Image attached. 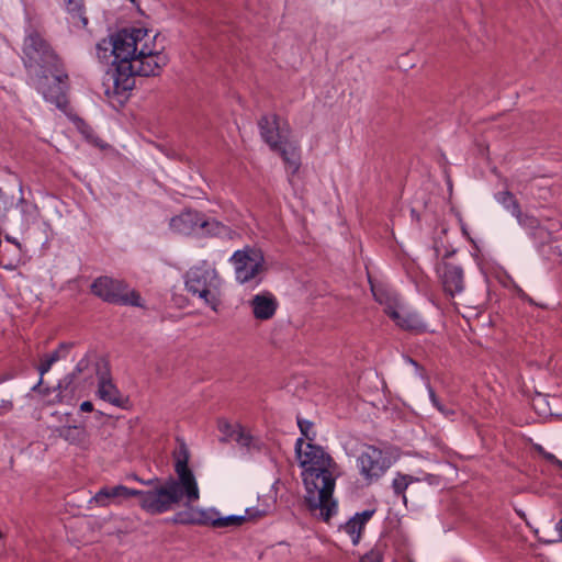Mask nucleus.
Here are the masks:
<instances>
[{
	"label": "nucleus",
	"instance_id": "nucleus-12",
	"mask_svg": "<svg viewBox=\"0 0 562 562\" xmlns=\"http://www.w3.org/2000/svg\"><path fill=\"white\" fill-rule=\"evenodd\" d=\"M385 313L395 322V324L405 330L423 331L426 325L422 317L398 304H387Z\"/></svg>",
	"mask_w": 562,
	"mask_h": 562
},
{
	"label": "nucleus",
	"instance_id": "nucleus-9",
	"mask_svg": "<svg viewBox=\"0 0 562 562\" xmlns=\"http://www.w3.org/2000/svg\"><path fill=\"white\" fill-rule=\"evenodd\" d=\"M436 271L442 291L448 297L454 299L457 295L464 292L465 273L463 267L452 262L441 261L437 265Z\"/></svg>",
	"mask_w": 562,
	"mask_h": 562
},
{
	"label": "nucleus",
	"instance_id": "nucleus-4",
	"mask_svg": "<svg viewBox=\"0 0 562 562\" xmlns=\"http://www.w3.org/2000/svg\"><path fill=\"white\" fill-rule=\"evenodd\" d=\"M222 283L217 270L205 260L190 268L186 273L187 291L215 312L221 304Z\"/></svg>",
	"mask_w": 562,
	"mask_h": 562
},
{
	"label": "nucleus",
	"instance_id": "nucleus-20",
	"mask_svg": "<svg viewBox=\"0 0 562 562\" xmlns=\"http://www.w3.org/2000/svg\"><path fill=\"white\" fill-rule=\"evenodd\" d=\"M71 345L69 344H60L56 350L50 353L44 355L41 358V363L37 367V371L40 373L38 382L31 389V391L40 390L41 385H43V376L46 374L54 363L58 360L65 358L70 349Z\"/></svg>",
	"mask_w": 562,
	"mask_h": 562
},
{
	"label": "nucleus",
	"instance_id": "nucleus-17",
	"mask_svg": "<svg viewBox=\"0 0 562 562\" xmlns=\"http://www.w3.org/2000/svg\"><path fill=\"white\" fill-rule=\"evenodd\" d=\"M98 396L116 407H124L127 400L111 381L108 371L101 372L98 383Z\"/></svg>",
	"mask_w": 562,
	"mask_h": 562
},
{
	"label": "nucleus",
	"instance_id": "nucleus-28",
	"mask_svg": "<svg viewBox=\"0 0 562 562\" xmlns=\"http://www.w3.org/2000/svg\"><path fill=\"white\" fill-rule=\"evenodd\" d=\"M245 520H246L245 515L221 516V514L218 513L216 528L222 529V528L238 527V526H241Z\"/></svg>",
	"mask_w": 562,
	"mask_h": 562
},
{
	"label": "nucleus",
	"instance_id": "nucleus-30",
	"mask_svg": "<svg viewBox=\"0 0 562 562\" xmlns=\"http://www.w3.org/2000/svg\"><path fill=\"white\" fill-rule=\"evenodd\" d=\"M297 426L302 434L303 440L307 439L310 442L315 440L316 434L313 431V423L303 418H297Z\"/></svg>",
	"mask_w": 562,
	"mask_h": 562
},
{
	"label": "nucleus",
	"instance_id": "nucleus-18",
	"mask_svg": "<svg viewBox=\"0 0 562 562\" xmlns=\"http://www.w3.org/2000/svg\"><path fill=\"white\" fill-rule=\"evenodd\" d=\"M277 151L280 153L290 177H293L301 167L300 146L297 142L290 140L288 137L284 143L280 144Z\"/></svg>",
	"mask_w": 562,
	"mask_h": 562
},
{
	"label": "nucleus",
	"instance_id": "nucleus-14",
	"mask_svg": "<svg viewBox=\"0 0 562 562\" xmlns=\"http://www.w3.org/2000/svg\"><path fill=\"white\" fill-rule=\"evenodd\" d=\"M138 490L128 488L125 485L103 486L89 501L100 507H106L111 504H120L122 501L136 496Z\"/></svg>",
	"mask_w": 562,
	"mask_h": 562
},
{
	"label": "nucleus",
	"instance_id": "nucleus-42",
	"mask_svg": "<svg viewBox=\"0 0 562 562\" xmlns=\"http://www.w3.org/2000/svg\"><path fill=\"white\" fill-rule=\"evenodd\" d=\"M557 465L562 470V461L559 460V462L557 463Z\"/></svg>",
	"mask_w": 562,
	"mask_h": 562
},
{
	"label": "nucleus",
	"instance_id": "nucleus-13",
	"mask_svg": "<svg viewBox=\"0 0 562 562\" xmlns=\"http://www.w3.org/2000/svg\"><path fill=\"white\" fill-rule=\"evenodd\" d=\"M54 432L68 445L75 446L82 451H89L92 448L90 432L83 425H63L56 427Z\"/></svg>",
	"mask_w": 562,
	"mask_h": 562
},
{
	"label": "nucleus",
	"instance_id": "nucleus-21",
	"mask_svg": "<svg viewBox=\"0 0 562 562\" xmlns=\"http://www.w3.org/2000/svg\"><path fill=\"white\" fill-rule=\"evenodd\" d=\"M218 510L215 508H198L190 513L189 518H179L180 522L204 525L216 528Z\"/></svg>",
	"mask_w": 562,
	"mask_h": 562
},
{
	"label": "nucleus",
	"instance_id": "nucleus-38",
	"mask_svg": "<svg viewBox=\"0 0 562 562\" xmlns=\"http://www.w3.org/2000/svg\"><path fill=\"white\" fill-rule=\"evenodd\" d=\"M87 367V361L85 359L80 360L76 366V371L80 372L83 368Z\"/></svg>",
	"mask_w": 562,
	"mask_h": 562
},
{
	"label": "nucleus",
	"instance_id": "nucleus-41",
	"mask_svg": "<svg viewBox=\"0 0 562 562\" xmlns=\"http://www.w3.org/2000/svg\"><path fill=\"white\" fill-rule=\"evenodd\" d=\"M372 291H374V290L372 289ZM373 296H375V299H376L378 301L382 302V301L380 300V297L376 295V293H375V292H373Z\"/></svg>",
	"mask_w": 562,
	"mask_h": 562
},
{
	"label": "nucleus",
	"instance_id": "nucleus-43",
	"mask_svg": "<svg viewBox=\"0 0 562 562\" xmlns=\"http://www.w3.org/2000/svg\"><path fill=\"white\" fill-rule=\"evenodd\" d=\"M409 362L417 367V362L414 361L413 359H409Z\"/></svg>",
	"mask_w": 562,
	"mask_h": 562
},
{
	"label": "nucleus",
	"instance_id": "nucleus-16",
	"mask_svg": "<svg viewBox=\"0 0 562 562\" xmlns=\"http://www.w3.org/2000/svg\"><path fill=\"white\" fill-rule=\"evenodd\" d=\"M252 315L258 321L272 318L278 308V301L270 292H262L254 295L249 301Z\"/></svg>",
	"mask_w": 562,
	"mask_h": 562
},
{
	"label": "nucleus",
	"instance_id": "nucleus-32",
	"mask_svg": "<svg viewBox=\"0 0 562 562\" xmlns=\"http://www.w3.org/2000/svg\"><path fill=\"white\" fill-rule=\"evenodd\" d=\"M5 240L15 246L14 259L18 263L21 262L23 255H24V249H23L21 243L19 241V239L15 237H12L10 235H5Z\"/></svg>",
	"mask_w": 562,
	"mask_h": 562
},
{
	"label": "nucleus",
	"instance_id": "nucleus-19",
	"mask_svg": "<svg viewBox=\"0 0 562 562\" xmlns=\"http://www.w3.org/2000/svg\"><path fill=\"white\" fill-rule=\"evenodd\" d=\"M373 514L374 510H363L361 513H357L345 525L341 526V531L350 537L353 546L359 543L364 526L371 519Z\"/></svg>",
	"mask_w": 562,
	"mask_h": 562
},
{
	"label": "nucleus",
	"instance_id": "nucleus-3",
	"mask_svg": "<svg viewBox=\"0 0 562 562\" xmlns=\"http://www.w3.org/2000/svg\"><path fill=\"white\" fill-rule=\"evenodd\" d=\"M295 453L303 469L307 508L313 516L327 521L336 512V503L331 501L336 463L321 446L304 443L303 438L296 439Z\"/></svg>",
	"mask_w": 562,
	"mask_h": 562
},
{
	"label": "nucleus",
	"instance_id": "nucleus-24",
	"mask_svg": "<svg viewBox=\"0 0 562 562\" xmlns=\"http://www.w3.org/2000/svg\"><path fill=\"white\" fill-rule=\"evenodd\" d=\"M67 12L71 15L75 25L86 27L88 19L85 15L83 0H64Z\"/></svg>",
	"mask_w": 562,
	"mask_h": 562
},
{
	"label": "nucleus",
	"instance_id": "nucleus-40",
	"mask_svg": "<svg viewBox=\"0 0 562 562\" xmlns=\"http://www.w3.org/2000/svg\"><path fill=\"white\" fill-rule=\"evenodd\" d=\"M10 407H11V404H9V405L7 406V405H4V404L2 403L1 409L3 411V409H7V408H10Z\"/></svg>",
	"mask_w": 562,
	"mask_h": 562
},
{
	"label": "nucleus",
	"instance_id": "nucleus-10",
	"mask_svg": "<svg viewBox=\"0 0 562 562\" xmlns=\"http://www.w3.org/2000/svg\"><path fill=\"white\" fill-rule=\"evenodd\" d=\"M258 126L262 139L270 146L272 150H277L281 143L290 135V127L286 123H282L276 114L263 115Z\"/></svg>",
	"mask_w": 562,
	"mask_h": 562
},
{
	"label": "nucleus",
	"instance_id": "nucleus-7",
	"mask_svg": "<svg viewBox=\"0 0 562 562\" xmlns=\"http://www.w3.org/2000/svg\"><path fill=\"white\" fill-rule=\"evenodd\" d=\"M356 462L360 475L368 484L380 480L392 465L391 457L375 446H366Z\"/></svg>",
	"mask_w": 562,
	"mask_h": 562
},
{
	"label": "nucleus",
	"instance_id": "nucleus-23",
	"mask_svg": "<svg viewBox=\"0 0 562 562\" xmlns=\"http://www.w3.org/2000/svg\"><path fill=\"white\" fill-rule=\"evenodd\" d=\"M431 477L432 476L430 474H426L424 477L420 479L409 474L396 473L395 477L392 481V488L395 495L401 496L403 501L406 502L405 491L411 484L420 481H428L430 483Z\"/></svg>",
	"mask_w": 562,
	"mask_h": 562
},
{
	"label": "nucleus",
	"instance_id": "nucleus-39",
	"mask_svg": "<svg viewBox=\"0 0 562 562\" xmlns=\"http://www.w3.org/2000/svg\"><path fill=\"white\" fill-rule=\"evenodd\" d=\"M15 267V265L13 262H7V263H3L2 262V268H5V269H13Z\"/></svg>",
	"mask_w": 562,
	"mask_h": 562
},
{
	"label": "nucleus",
	"instance_id": "nucleus-33",
	"mask_svg": "<svg viewBox=\"0 0 562 562\" xmlns=\"http://www.w3.org/2000/svg\"><path fill=\"white\" fill-rule=\"evenodd\" d=\"M361 562H382L381 550L376 547L371 549L361 558Z\"/></svg>",
	"mask_w": 562,
	"mask_h": 562
},
{
	"label": "nucleus",
	"instance_id": "nucleus-15",
	"mask_svg": "<svg viewBox=\"0 0 562 562\" xmlns=\"http://www.w3.org/2000/svg\"><path fill=\"white\" fill-rule=\"evenodd\" d=\"M202 213L194 210H184L170 218L169 227L173 233L191 235L200 232Z\"/></svg>",
	"mask_w": 562,
	"mask_h": 562
},
{
	"label": "nucleus",
	"instance_id": "nucleus-44",
	"mask_svg": "<svg viewBox=\"0 0 562 562\" xmlns=\"http://www.w3.org/2000/svg\"><path fill=\"white\" fill-rule=\"evenodd\" d=\"M132 2H135V0H131Z\"/></svg>",
	"mask_w": 562,
	"mask_h": 562
},
{
	"label": "nucleus",
	"instance_id": "nucleus-34",
	"mask_svg": "<svg viewBox=\"0 0 562 562\" xmlns=\"http://www.w3.org/2000/svg\"><path fill=\"white\" fill-rule=\"evenodd\" d=\"M540 451H541L542 456H543L548 461H550V462H552V463H554V464H557V463L559 462V459H558L554 454H552V453H550V452H546V451H543L541 448H540Z\"/></svg>",
	"mask_w": 562,
	"mask_h": 562
},
{
	"label": "nucleus",
	"instance_id": "nucleus-5",
	"mask_svg": "<svg viewBox=\"0 0 562 562\" xmlns=\"http://www.w3.org/2000/svg\"><path fill=\"white\" fill-rule=\"evenodd\" d=\"M235 270V278L240 284L254 282L258 285L265 272V257L259 248L246 246L234 251L229 258Z\"/></svg>",
	"mask_w": 562,
	"mask_h": 562
},
{
	"label": "nucleus",
	"instance_id": "nucleus-36",
	"mask_svg": "<svg viewBox=\"0 0 562 562\" xmlns=\"http://www.w3.org/2000/svg\"><path fill=\"white\" fill-rule=\"evenodd\" d=\"M555 531L559 535V541H562V518L555 524Z\"/></svg>",
	"mask_w": 562,
	"mask_h": 562
},
{
	"label": "nucleus",
	"instance_id": "nucleus-31",
	"mask_svg": "<svg viewBox=\"0 0 562 562\" xmlns=\"http://www.w3.org/2000/svg\"><path fill=\"white\" fill-rule=\"evenodd\" d=\"M514 216L517 218L518 223L526 228L533 229L537 228L539 225V222L536 217L522 214L520 210L519 215Z\"/></svg>",
	"mask_w": 562,
	"mask_h": 562
},
{
	"label": "nucleus",
	"instance_id": "nucleus-25",
	"mask_svg": "<svg viewBox=\"0 0 562 562\" xmlns=\"http://www.w3.org/2000/svg\"><path fill=\"white\" fill-rule=\"evenodd\" d=\"M234 440L248 452L252 450H260V440L251 436L246 429L238 426L236 430L232 432Z\"/></svg>",
	"mask_w": 562,
	"mask_h": 562
},
{
	"label": "nucleus",
	"instance_id": "nucleus-22",
	"mask_svg": "<svg viewBox=\"0 0 562 562\" xmlns=\"http://www.w3.org/2000/svg\"><path fill=\"white\" fill-rule=\"evenodd\" d=\"M200 232L204 236L231 237L232 229L214 218H205L202 214Z\"/></svg>",
	"mask_w": 562,
	"mask_h": 562
},
{
	"label": "nucleus",
	"instance_id": "nucleus-27",
	"mask_svg": "<svg viewBox=\"0 0 562 562\" xmlns=\"http://www.w3.org/2000/svg\"><path fill=\"white\" fill-rule=\"evenodd\" d=\"M496 201L502 204L512 215H519V203L514 194L509 191H502L495 194Z\"/></svg>",
	"mask_w": 562,
	"mask_h": 562
},
{
	"label": "nucleus",
	"instance_id": "nucleus-29",
	"mask_svg": "<svg viewBox=\"0 0 562 562\" xmlns=\"http://www.w3.org/2000/svg\"><path fill=\"white\" fill-rule=\"evenodd\" d=\"M428 394L430 402L432 405L445 416V417H451L454 415V411L452 408L446 407L437 397L434 389L428 384L427 385Z\"/></svg>",
	"mask_w": 562,
	"mask_h": 562
},
{
	"label": "nucleus",
	"instance_id": "nucleus-1",
	"mask_svg": "<svg viewBox=\"0 0 562 562\" xmlns=\"http://www.w3.org/2000/svg\"><path fill=\"white\" fill-rule=\"evenodd\" d=\"M158 34L147 29H124L97 45L100 60L111 63L116 89L132 88L134 76H158L168 64L164 46L157 44Z\"/></svg>",
	"mask_w": 562,
	"mask_h": 562
},
{
	"label": "nucleus",
	"instance_id": "nucleus-8",
	"mask_svg": "<svg viewBox=\"0 0 562 562\" xmlns=\"http://www.w3.org/2000/svg\"><path fill=\"white\" fill-rule=\"evenodd\" d=\"M136 496L139 497L140 507L153 515L166 513L179 503L168 481L153 490L138 491Z\"/></svg>",
	"mask_w": 562,
	"mask_h": 562
},
{
	"label": "nucleus",
	"instance_id": "nucleus-26",
	"mask_svg": "<svg viewBox=\"0 0 562 562\" xmlns=\"http://www.w3.org/2000/svg\"><path fill=\"white\" fill-rule=\"evenodd\" d=\"M173 459L176 473L191 471L189 468L190 453L184 441L179 442L177 450L173 452Z\"/></svg>",
	"mask_w": 562,
	"mask_h": 562
},
{
	"label": "nucleus",
	"instance_id": "nucleus-35",
	"mask_svg": "<svg viewBox=\"0 0 562 562\" xmlns=\"http://www.w3.org/2000/svg\"><path fill=\"white\" fill-rule=\"evenodd\" d=\"M80 411L81 412H92L93 411V404L90 401H85L80 404Z\"/></svg>",
	"mask_w": 562,
	"mask_h": 562
},
{
	"label": "nucleus",
	"instance_id": "nucleus-11",
	"mask_svg": "<svg viewBox=\"0 0 562 562\" xmlns=\"http://www.w3.org/2000/svg\"><path fill=\"white\" fill-rule=\"evenodd\" d=\"M178 479L168 480L175 495L180 503L186 501L187 505L193 504L200 499V491L196 479L192 471L177 473Z\"/></svg>",
	"mask_w": 562,
	"mask_h": 562
},
{
	"label": "nucleus",
	"instance_id": "nucleus-37",
	"mask_svg": "<svg viewBox=\"0 0 562 562\" xmlns=\"http://www.w3.org/2000/svg\"><path fill=\"white\" fill-rule=\"evenodd\" d=\"M35 392H37L38 394H41L43 397H45L46 395L49 394L50 392V389L49 387H43L41 385L40 390H36Z\"/></svg>",
	"mask_w": 562,
	"mask_h": 562
},
{
	"label": "nucleus",
	"instance_id": "nucleus-2",
	"mask_svg": "<svg viewBox=\"0 0 562 562\" xmlns=\"http://www.w3.org/2000/svg\"><path fill=\"white\" fill-rule=\"evenodd\" d=\"M23 63L31 85L45 101L69 114L66 95L68 75L52 45L37 32L26 35L23 43Z\"/></svg>",
	"mask_w": 562,
	"mask_h": 562
},
{
	"label": "nucleus",
	"instance_id": "nucleus-6",
	"mask_svg": "<svg viewBox=\"0 0 562 562\" xmlns=\"http://www.w3.org/2000/svg\"><path fill=\"white\" fill-rule=\"evenodd\" d=\"M91 292L108 303L143 306L136 290L130 289L124 281L108 276L97 278L91 284Z\"/></svg>",
	"mask_w": 562,
	"mask_h": 562
}]
</instances>
